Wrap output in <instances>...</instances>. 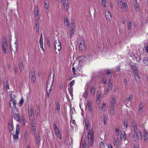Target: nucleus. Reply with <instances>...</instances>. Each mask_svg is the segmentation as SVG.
<instances>
[{"label": "nucleus", "mask_w": 148, "mask_h": 148, "mask_svg": "<svg viewBox=\"0 0 148 148\" xmlns=\"http://www.w3.org/2000/svg\"><path fill=\"white\" fill-rule=\"evenodd\" d=\"M30 76L31 77L32 82H34L36 80L35 75L34 72H32L30 74Z\"/></svg>", "instance_id": "4468645a"}, {"label": "nucleus", "mask_w": 148, "mask_h": 148, "mask_svg": "<svg viewBox=\"0 0 148 148\" xmlns=\"http://www.w3.org/2000/svg\"><path fill=\"white\" fill-rule=\"evenodd\" d=\"M85 125L86 127V129L88 130V142L89 144L90 143L91 146L92 147L93 145L94 140V132L92 128L89 127V122L88 121H85ZM86 146L88 148L89 147V144L86 145Z\"/></svg>", "instance_id": "f257e3e1"}, {"label": "nucleus", "mask_w": 148, "mask_h": 148, "mask_svg": "<svg viewBox=\"0 0 148 148\" xmlns=\"http://www.w3.org/2000/svg\"><path fill=\"white\" fill-rule=\"evenodd\" d=\"M54 130L57 129H58V126H57V125H56V124L55 123H54Z\"/></svg>", "instance_id": "69168bd1"}, {"label": "nucleus", "mask_w": 148, "mask_h": 148, "mask_svg": "<svg viewBox=\"0 0 148 148\" xmlns=\"http://www.w3.org/2000/svg\"><path fill=\"white\" fill-rule=\"evenodd\" d=\"M106 104L105 103L103 102L102 106V109L103 111H105L106 110Z\"/></svg>", "instance_id": "79ce46f5"}, {"label": "nucleus", "mask_w": 148, "mask_h": 148, "mask_svg": "<svg viewBox=\"0 0 148 148\" xmlns=\"http://www.w3.org/2000/svg\"><path fill=\"white\" fill-rule=\"evenodd\" d=\"M100 96H99L97 97V101H99V102L100 101Z\"/></svg>", "instance_id": "338daca9"}, {"label": "nucleus", "mask_w": 148, "mask_h": 148, "mask_svg": "<svg viewBox=\"0 0 148 148\" xmlns=\"http://www.w3.org/2000/svg\"><path fill=\"white\" fill-rule=\"evenodd\" d=\"M64 6V8L67 10H68L69 8V5L68 3L66 4H63Z\"/></svg>", "instance_id": "a19ab883"}, {"label": "nucleus", "mask_w": 148, "mask_h": 148, "mask_svg": "<svg viewBox=\"0 0 148 148\" xmlns=\"http://www.w3.org/2000/svg\"><path fill=\"white\" fill-rule=\"evenodd\" d=\"M79 47L80 50L82 51L84 50L85 48L84 42H82V43L80 42Z\"/></svg>", "instance_id": "b1692460"}, {"label": "nucleus", "mask_w": 148, "mask_h": 148, "mask_svg": "<svg viewBox=\"0 0 148 148\" xmlns=\"http://www.w3.org/2000/svg\"><path fill=\"white\" fill-rule=\"evenodd\" d=\"M95 88L92 86H91L90 88L91 94L93 95L95 94Z\"/></svg>", "instance_id": "473e14b6"}, {"label": "nucleus", "mask_w": 148, "mask_h": 148, "mask_svg": "<svg viewBox=\"0 0 148 148\" xmlns=\"http://www.w3.org/2000/svg\"><path fill=\"white\" fill-rule=\"evenodd\" d=\"M125 132H123L121 133V134L120 136L121 139V140H126V137L125 136Z\"/></svg>", "instance_id": "bb28decb"}, {"label": "nucleus", "mask_w": 148, "mask_h": 148, "mask_svg": "<svg viewBox=\"0 0 148 148\" xmlns=\"http://www.w3.org/2000/svg\"><path fill=\"white\" fill-rule=\"evenodd\" d=\"M59 87L60 89H62L63 88V85L62 83H60L59 84Z\"/></svg>", "instance_id": "680f3d73"}, {"label": "nucleus", "mask_w": 148, "mask_h": 148, "mask_svg": "<svg viewBox=\"0 0 148 148\" xmlns=\"http://www.w3.org/2000/svg\"><path fill=\"white\" fill-rule=\"evenodd\" d=\"M124 84L125 85H127L128 84V82L127 79H124Z\"/></svg>", "instance_id": "4d7b16f0"}, {"label": "nucleus", "mask_w": 148, "mask_h": 148, "mask_svg": "<svg viewBox=\"0 0 148 148\" xmlns=\"http://www.w3.org/2000/svg\"><path fill=\"white\" fill-rule=\"evenodd\" d=\"M71 29L69 31V34L70 38H71L75 30V23L74 22L71 23Z\"/></svg>", "instance_id": "1a4fd4ad"}, {"label": "nucleus", "mask_w": 148, "mask_h": 148, "mask_svg": "<svg viewBox=\"0 0 148 148\" xmlns=\"http://www.w3.org/2000/svg\"><path fill=\"white\" fill-rule=\"evenodd\" d=\"M134 135L133 136V137L135 138L136 136L137 138L140 139L141 138V132L140 131H138L137 128L134 130Z\"/></svg>", "instance_id": "423d86ee"}, {"label": "nucleus", "mask_w": 148, "mask_h": 148, "mask_svg": "<svg viewBox=\"0 0 148 148\" xmlns=\"http://www.w3.org/2000/svg\"><path fill=\"white\" fill-rule=\"evenodd\" d=\"M75 71H76V69H75V68L74 67H73L72 68V71H73V73L74 74H75Z\"/></svg>", "instance_id": "0e129e2a"}, {"label": "nucleus", "mask_w": 148, "mask_h": 148, "mask_svg": "<svg viewBox=\"0 0 148 148\" xmlns=\"http://www.w3.org/2000/svg\"><path fill=\"white\" fill-rule=\"evenodd\" d=\"M32 127L31 128V130L32 132V133L33 134H35V133L36 132V125L34 123H32L31 125Z\"/></svg>", "instance_id": "412c9836"}, {"label": "nucleus", "mask_w": 148, "mask_h": 148, "mask_svg": "<svg viewBox=\"0 0 148 148\" xmlns=\"http://www.w3.org/2000/svg\"><path fill=\"white\" fill-rule=\"evenodd\" d=\"M36 139V142L37 144L38 145H40V138H39V135H36L35 136Z\"/></svg>", "instance_id": "a878e982"}, {"label": "nucleus", "mask_w": 148, "mask_h": 148, "mask_svg": "<svg viewBox=\"0 0 148 148\" xmlns=\"http://www.w3.org/2000/svg\"><path fill=\"white\" fill-rule=\"evenodd\" d=\"M28 114L29 119L33 121V120L34 119V111L32 108L29 110Z\"/></svg>", "instance_id": "0eeeda50"}, {"label": "nucleus", "mask_w": 148, "mask_h": 148, "mask_svg": "<svg viewBox=\"0 0 148 148\" xmlns=\"http://www.w3.org/2000/svg\"><path fill=\"white\" fill-rule=\"evenodd\" d=\"M3 85L5 89L7 90L9 88V86L8 84V82L7 81L3 82Z\"/></svg>", "instance_id": "c756f323"}, {"label": "nucleus", "mask_w": 148, "mask_h": 148, "mask_svg": "<svg viewBox=\"0 0 148 148\" xmlns=\"http://www.w3.org/2000/svg\"><path fill=\"white\" fill-rule=\"evenodd\" d=\"M13 128V125L12 124H9V128L10 131H12Z\"/></svg>", "instance_id": "4c0bfd02"}, {"label": "nucleus", "mask_w": 148, "mask_h": 148, "mask_svg": "<svg viewBox=\"0 0 148 148\" xmlns=\"http://www.w3.org/2000/svg\"><path fill=\"white\" fill-rule=\"evenodd\" d=\"M106 73L109 77H111L112 76V72L109 69H107L106 70Z\"/></svg>", "instance_id": "c85d7f7f"}, {"label": "nucleus", "mask_w": 148, "mask_h": 148, "mask_svg": "<svg viewBox=\"0 0 148 148\" xmlns=\"http://www.w3.org/2000/svg\"><path fill=\"white\" fill-rule=\"evenodd\" d=\"M53 79L50 80H49L47 82L46 85L47 95L48 98L49 97V95L52 86L53 85Z\"/></svg>", "instance_id": "f03ea898"}, {"label": "nucleus", "mask_w": 148, "mask_h": 148, "mask_svg": "<svg viewBox=\"0 0 148 148\" xmlns=\"http://www.w3.org/2000/svg\"><path fill=\"white\" fill-rule=\"evenodd\" d=\"M24 137H25L24 140L25 142H26L27 140V132H25Z\"/></svg>", "instance_id": "09e8293b"}, {"label": "nucleus", "mask_w": 148, "mask_h": 148, "mask_svg": "<svg viewBox=\"0 0 148 148\" xmlns=\"http://www.w3.org/2000/svg\"><path fill=\"white\" fill-rule=\"evenodd\" d=\"M34 15L35 16V17L38 19H39V10L38 7L36 6H34Z\"/></svg>", "instance_id": "9d476101"}, {"label": "nucleus", "mask_w": 148, "mask_h": 148, "mask_svg": "<svg viewBox=\"0 0 148 148\" xmlns=\"http://www.w3.org/2000/svg\"><path fill=\"white\" fill-rule=\"evenodd\" d=\"M49 3H47L45 1L44 2V7L45 9V11L46 13H48L49 11Z\"/></svg>", "instance_id": "f3484780"}, {"label": "nucleus", "mask_w": 148, "mask_h": 148, "mask_svg": "<svg viewBox=\"0 0 148 148\" xmlns=\"http://www.w3.org/2000/svg\"><path fill=\"white\" fill-rule=\"evenodd\" d=\"M106 15L107 19L108 21H111L112 17L110 12L107 10L106 12Z\"/></svg>", "instance_id": "ddd939ff"}, {"label": "nucleus", "mask_w": 148, "mask_h": 148, "mask_svg": "<svg viewBox=\"0 0 148 148\" xmlns=\"http://www.w3.org/2000/svg\"><path fill=\"white\" fill-rule=\"evenodd\" d=\"M88 91L87 90V89H86L85 92L84 93V94L83 95V97L84 98H86L87 97L88 95Z\"/></svg>", "instance_id": "e433bc0d"}, {"label": "nucleus", "mask_w": 148, "mask_h": 148, "mask_svg": "<svg viewBox=\"0 0 148 148\" xmlns=\"http://www.w3.org/2000/svg\"><path fill=\"white\" fill-rule=\"evenodd\" d=\"M114 108H110V113L111 115L114 114Z\"/></svg>", "instance_id": "a18cd8bd"}, {"label": "nucleus", "mask_w": 148, "mask_h": 148, "mask_svg": "<svg viewBox=\"0 0 148 148\" xmlns=\"http://www.w3.org/2000/svg\"><path fill=\"white\" fill-rule=\"evenodd\" d=\"M12 112L14 114H16V112H17V109L16 108V107L12 108Z\"/></svg>", "instance_id": "c9c22d12"}, {"label": "nucleus", "mask_w": 148, "mask_h": 148, "mask_svg": "<svg viewBox=\"0 0 148 148\" xmlns=\"http://www.w3.org/2000/svg\"><path fill=\"white\" fill-rule=\"evenodd\" d=\"M103 120L104 125H106V123H107V117L105 116H104Z\"/></svg>", "instance_id": "49530a36"}, {"label": "nucleus", "mask_w": 148, "mask_h": 148, "mask_svg": "<svg viewBox=\"0 0 148 148\" xmlns=\"http://www.w3.org/2000/svg\"><path fill=\"white\" fill-rule=\"evenodd\" d=\"M40 47L42 48V49L44 51V49L43 48V41H40Z\"/></svg>", "instance_id": "3c124183"}, {"label": "nucleus", "mask_w": 148, "mask_h": 148, "mask_svg": "<svg viewBox=\"0 0 148 148\" xmlns=\"http://www.w3.org/2000/svg\"><path fill=\"white\" fill-rule=\"evenodd\" d=\"M35 28L36 29V32H39V25L38 21H35Z\"/></svg>", "instance_id": "6ab92c4d"}, {"label": "nucleus", "mask_w": 148, "mask_h": 148, "mask_svg": "<svg viewBox=\"0 0 148 148\" xmlns=\"http://www.w3.org/2000/svg\"><path fill=\"white\" fill-rule=\"evenodd\" d=\"M20 128L18 124L16 125L15 134L13 135V141L14 142H16L18 139V135Z\"/></svg>", "instance_id": "7ed1b4c3"}, {"label": "nucleus", "mask_w": 148, "mask_h": 148, "mask_svg": "<svg viewBox=\"0 0 148 148\" xmlns=\"http://www.w3.org/2000/svg\"><path fill=\"white\" fill-rule=\"evenodd\" d=\"M87 106L88 107V111L92 113L93 111L92 110V104L90 101L89 100H87Z\"/></svg>", "instance_id": "f8f14e48"}, {"label": "nucleus", "mask_w": 148, "mask_h": 148, "mask_svg": "<svg viewBox=\"0 0 148 148\" xmlns=\"http://www.w3.org/2000/svg\"><path fill=\"white\" fill-rule=\"evenodd\" d=\"M115 130L116 135L117 136H119V129L118 128H116Z\"/></svg>", "instance_id": "864d4df0"}, {"label": "nucleus", "mask_w": 148, "mask_h": 148, "mask_svg": "<svg viewBox=\"0 0 148 148\" xmlns=\"http://www.w3.org/2000/svg\"><path fill=\"white\" fill-rule=\"evenodd\" d=\"M100 148H104L105 146L104 144L103 143L101 142L100 144Z\"/></svg>", "instance_id": "de8ad7c7"}, {"label": "nucleus", "mask_w": 148, "mask_h": 148, "mask_svg": "<svg viewBox=\"0 0 148 148\" xmlns=\"http://www.w3.org/2000/svg\"><path fill=\"white\" fill-rule=\"evenodd\" d=\"M75 81L73 80L70 83V84L71 85V86H73L75 84Z\"/></svg>", "instance_id": "bf43d9fd"}, {"label": "nucleus", "mask_w": 148, "mask_h": 148, "mask_svg": "<svg viewBox=\"0 0 148 148\" xmlns=\"http://www.w3.org/2000/svg\"><path fill=\"white\" fill-rule=\"evenodd\" d=\"M124 127H125L126 129L127 128V124L125 121H124Z\"/></svg>", "instance_id": "5fc2aeb1"}, {"label": "nucleus", "mask_w": 148, "mask_h": 148, "mask_svg": "<svg viewBox=\"0 0 148 148\" xmlns=\"http://www.w3.org/2000/svg\"><path fill=\"white\" fill-rule=\"evenodd\" d=\"M54 45L56 50L59 51L61 49L60 43L59 40H56L55 42Z\"/></svg>", "instance_id": "6e6552de"}, {"label": "nucleus", "mask_w": 148, "mask_h": 148, "mask_svg": "<svg viewBox=\"0 0 148 148\" xmlns=\"http://www.w3.org/2000/svg\"><path fill=\"white\" fill-rule=\"evenodd\" d=\"M68 89L70 93L71 94L72 93V88L71 87L70 88H68Z\"/></svg>", "instance_id": "13d9d810"}, {"label": "nucleus", "mask_w": 148, "mask_h": 148, "mask_svg": "<svg viewBox=\"0 0 148 148\" xmlns=\"http://www.w3.org/2000/svg\"><path fill=\"white\" fill-rule=\"evenodd\" d=\"M132 128L134 129V130L137 129V126L136 125H134L132 126Z\"/></svg>", "instance_id": "e2e57ef3"}, {"label": "nucleus", "mask_w": 148, "mask_h": 148, "mask_svg": "<svg viewBox=\"0 0 148 148\" xmlns=\"http://www.w3.org/2000/svg\"><path fill=\"white\" fill-rule=\"evenodd\" d=\"M23 98H22L20 100V102L19 103V105L20 106H21L23 104Z\"/></svg>", "instance_id": "603ef678"}, {"label": "nucleus", "mask_w": 148, "mask_h": 148, "mask_svg": "<svg viewBox=\"0 0 148 148\" xmlns=\"http://www.w3.org/2000/svg\"><path fill=\"white\" fill-rule=\"evenodd\" d=\"M35 113L36 115V116H38L40 114V110L39 106H38L37 108H36Z\"/></svg>", "instance_id": "cd10ccee"}, {"label": "nucleus", "mask_w": 148, "mask_h": 148, "mask_svg": "<svg viewBox=\"0 0 148 148\" xmlns=\"http://www.w3.org/2000/svg\"><path fill=\"white\" fill-rule=\"evenodd\" d=\"M60 109V104L59 103H58L56 106L55 110V112L56 114H59V111Z\"/></svg>", "instance_id": "aec40b11"}, {"label": "nucleus", "mask_w": 148, "mask_h": 148, "mask_svg": "<svg viewBox=\"0 0 148 148\" xmlns=\"http://www.w3.org/2000/svg\"><path fill=\"white\" fill-rule=\"evenodd\" d=\"M133 69L134 70L133 72L134 73V75H136V74H138V71L137 69V68L136 67L134 66V67L133 68Z\"/></svg>", "instance_id": "ea45409f"}, {"label": "nucleus", "mask_w": 148, "mask_h": 148, "mask_svg": "<svg viewBox=\"0 0 148 148\" xmlns=\"http://www.w3.org/2000/svg\"><path fill=\"white\" fill-rule=\"evenodd\" d=\"M3 51L5 54L7 53L6 50L7 49L8 47L7 45V43L6 41H5L3 42L2 45Z\"/></svg>", "instance_id": "9b49d317"}, {"label": "nucleus", "mask_w": 148, "mask_h": 148, "mask_svg": "<svg viewBox=\"0 0 148 148\" xmlns=\"http://www.w3.org/2000/svg\"><path fill=\"white\" fill-rule=\"evenodd\" d=\"M127 28L129 30L132 29V23L131 22H128L127 23Z\"/></svg>", "instance_id": "f704fd0d"}, {"label": "nucleus", "mask_w": 148, "mask_h": 148, "mask_svg": "<svg viewBox=\"0 0 148 148\" xmlns=\"http://www.w3.org/2000/svg\"><path fill=\"white\" fill-rule=\"evenodd\" d=\"M133 97V96L132 95H130L125 100V102H130Z\"/></svg>", "instance_id": "2f4dec72"}, {"label": "nucleus", "mask_w": 148, "mask_h": 148, "mask_svg": "<svg viewBox=\"0 0 148 148\" xmlns=\"http://www.w3.org/2000/svg\"><path fill=\"white\" fill-rule=\"evenodd\" d=\"M70 123H72L74 125L75 124V121L74 120H72L71 121Z\"/></svg>", "instance_id": "774afa93"}, {"label": "nucleus", "mask_w": 148, "mask_h": 148, "mask_svg": "<svg viewBox=\"0 0 148 148\" xmlns=\"http://www.w3.org/2000/svg\"><path fill=\"white\" fill-rule=\"evenodd\" d=\"M106 0H102V4L103 6L105 7L106 6Z\"/></svg>", "instance_id": "8fccbe9b"}, {"label": "nucleus", "mask_w": 148, "mask_h": 148, "mask_svg": "<svg viewBox=\"0 0 148 148\" xmlns=\"http://www.w3.org/2000/svg\"><path fill=\"white\" fill-rule=\"evenodd\" d=\"M16 104L15 101L14 99H11L9 102V105L10 107L11 108H14L16 107Z\"/></svg>", "instance_id": "2eb2a0df"}, {"label": "nucleus", "mask_w": 148, "mask_h": 148, "mask_svg": "<svg viewBox=\"0 0 148 148\" xmlns=\"http://www.w3.org/2000/svg\"><path fill=\"white\" fill-rule=\"evenodd\" d=\"M134 8L135 10L136 11H139V5L136 1L134 2Z\"/></svg>", "instance_id": "5701e85b"}, {"label": "nucleus", "mask_w": 148, "mask_h": 148, "mask_svg": "<svg viewBox=\"0 0 148 148\" xmlns=\"http://www.w3.org/2000/svg\"><path fill=\"white\" fill-rule=\"evenodd\" d=\"M64 24L65 26H66L68 27L69 26V23L68 19L67 18H64Z\"/></svg>", "instance_id": "393cba45"}, {"label": "nucleus", "mask_w": 148, "mask_h": 148, "mask_svg": "<svg viewBox=\"0 0 148 148\" xmlns=\"http://www.w3.org/2000/svg\"><path fill=\"white\" fill-rule=\"evenodd\" d=\"M147 132L146 130H144V134H143V136L144 138H147Z\"/></svg>", "instance_id": "37998d69"}, {"label": "nucleus", "mask_w": 148, "mask_h": 148, "mask_svg": "<svg viewBox=\"0 0 148 148\" xmlns=\"http://www.w3.org/2000/svg\"><path fill=\"white\" fill-rule=\"evenodd\" d=\"M134 77H135V79L136 81L137 82H138L139 81V80H138V79H137L136 78H137L138 79H139L140 78V76L138 75V74H136V75H134Z\"/></svg>", "instance_id": "c03bdc74"}, {"label": "nucleus", "mask_w": 148, "mask_h": 148, "mask_svg": "<svg viewBox=\"0 0 148 148\" xmlns=\"http://www.w3.org/2000/svg\"><path fill=\"white\" fill-rule=\"evenodd\" d=\"M18 66L19 69L21 71H22L24 69L23 63L21 62H19L18 64Z\"/></svg>", "instance_id": "7c9ffc66"}, {"label": "nucleus", "mask_w": 148, "mask_h": 148, "mask_svg": "<svg viewBox=\"0 0 148 148\" xmlns=\"http://www.w3.org/2000/svg\"><path fill=\"white\" fill-rule=\"evenodd\" d=\"M13 117L15 120L19 122L20 123H22L23 125H25V123L24 119L23 118H22V120H21L19 119L18 115L17 114H14L13 115Z\"/></svg>", "instance_id": "39448f33"}, {"label": "nucleus", "mask_w": 148, "mask_h": 148, "mask_svg": "<svg viewBox=\"0 0 148 148\" xmlns=\"http://www.w3.org/2000/svg\"><path fill=\"white\" fill-rule=\"evenodd\" d=\"M112 85L110 83L108 85V89L110 90L112 88Z\"/></svg>", "instance_id": "6e6d98bb"}, {"label": "nucleus", "mask_w": 148, "mask_h": 148, "mask_svg": "<svg viewBox=\"0 0 148 148\" xmlns=\"http://www.w3.org/2000/svg\"><path fill=\"white\" fill-rule=\"evenodd\" d=\"M116 102L115 99L113 98L112 99V101L110 103V108H114V107Z\"/></svg>", "instance_id": "a211bd4d"}, {"label": "nucleus", "mask_w": 148, "mask_h": 148, "mask_svg": "<svg viewBox=\"0 0 148 148\" xmlns=\"http://www.w3.org/2000/svg\"><path fill=\"white\" fill-rule=\"evenodd\" d=\"M143 64L145 66H148V58L144 57L143 60Z\"/></svg>", "instance_id": "4be33fe9"}, {"label": "nucleus", "mask_w": 148, "mask_h": 148, "mask_svg": "<svg viewBox=\"0 0 148 148\" xmlns=\"http://www.w3.org/2000/svg\"><path fill=\"white\" fill-rule=\"evenodd\" d=\"M56 136H57V137H58L60 139H62V136L60 132H58L56 133Z\"/></svg>", "instance_id": "58836bf2"}, {"label": "nucleus", "mask_w": 148, "mask_h": 148, "mask_svg": "<svg viewBox=\"0 0 148 148\" xmlns=\"http://www.w3.org/2000/svg\"><path fill=\"white\" fill-rule=\"evenodd\" d=\"M139 107V108L138 110V113L140 114H141L143 112V106L142 105H140Z\"/></svg>", "instance_id": "72a5a7b5"}, {"label": "nucleus", "mask_w": 148, "mask_h": 148, "mask_svg": "<svg viewBox=\"0 0 148 148\" xmlns=\"http://www.w3.org/2000/svg\"><path fill=\"white\" fill-rule=\"evenodd\" d=\"M113 144L115 148L117 147L119 145V140L118 138H115L114 140Z\"/></svg>", "instance_id": "dca6fc26"}, {"label": "nucleus", "mask_w": 148, "mask_h": 148, "mask_svg": "<svg viewBox=\"0 0 148 148\" xmlns=\"http://www.w3.org/2000/svg\"><path fill=\"white\" fill-rule=\"evenodd\" d=\"M14 71L15 73H16L18 71V68L17 67H15L14 68Z\"/></svg>", "instance_id": "052dcab7"}, {"label": "nucleus", "mask_w": 148, "mask_h": 148, "mask_svg": "<svg viewBox=\"0 0 148 148\" xmlns=\"http://www.w3.org/2000/svg\"><path fill=\"white\" fill-rule=\"evenodd\" d=\"M118 6L119 8L123 9L125 12L127 11L128 9V7L127 4L123 3L121 1H119L118 2Z\"/></svg>", "instance_id": "20e7f679"}]
</instances>
